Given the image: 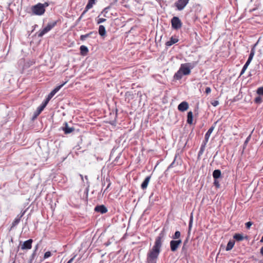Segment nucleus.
<instances>
[{"label":"nucleus","instance_id":"7ed1b4c3","mask_svg":"<svg viewBox=\"0 0 263 263\" xmlns=\"http://www.w3.org/2000/svg\"><path fill=\"white\" fill-rule=\"evenodd\" d=\"M32 13L34 15H41L43 14L45 11L42 4L38 3L31 7Z\"/></svg>","mask_w":263,"mask_h":263},{"label":"nucleus","instance_id":"c9c22d12","mask_svg":"<svg viewBox=\"0 0 263 263\" xmlns=\"http://www.w3.org/2000/svg\"><path fill=\"white\" fill-rule=\"evenodd\" d=\"M211 104L214 106H216L219 104V102L217 100H215L211 102Z\"/></svg>","mask_w":263,"mask_h":263},{"label":"nucleus","instance_id":"412c9836","mask_svg":"<svg viewBox=\"0 0 263 263\" xmlns=\"http://www.w3.org/2000/svg\"><path fill=\"white\" fill-rule=\"evenodd\" d=\"M193 115L192 111H189L187 113V122L189 124L193 123Z\"/></svg>","mask_w":263,"mask_h":263},{"label":"nucleus","instance_id":"13d9d810","mask_svg":"<svg viewBox=\"0 0 263 263\" xmlns=\"http://www.w3.org/2000/svg\"><path fill=\"white\" fill-rule=\"evenodd\" d=\"M259 263H263V260H261V261H260L259 262Z\"/></svg>","mask_w":263,"mask_h":263},{"label":"nucleus","instance_id":"f257e3e1","mask_svg":"<svg viewBox=\"0 0 263 263\" xmlns=\"http://www.w3.org/2000/svg\"><path fill=\"white\" fill-rule=\"evenodd\" d=\"M164 236V232L162 231L156 237L154 246L147 254V260L148 263L156 262V259L160 252L162 243Z\"/></svg>","mask_w":263,"mask_h":263},{"label":"nucleus","instance_id":"4468645a","mask_svg":"<svg viewBox=\"0 0 263 263\" xmlns=\"http://www.w3.org/2000/svg\"><path fill=\"white\" fill-rule=\"evenodd\" d=\"M25 212L22 213L20 215H17V217L15 218L14 221L12 223L11 227H15L20 221L21 218L23 216Z\"/></svg>","mask_w":263,"mask_h":263},{"label":"nucleus","instance_id":"6e6d98bb","mask_svg":"<svg viewBox=\"0 0 263 263\" xmlns=\"http://www.w3.org/2000/svg\"><path fill=\"white\" fill-rule=\"evenodd\" d=\"M260 241L261 242H263V236H262V237L261 238V239H260Z\"/></svg>","mask_w":263,"mask_h":263},{"label":"nucleus","instance_id":"a878e982","mask_svg":"<svg viewBox=\"0 0 263 263\" xmlns=\"http://www.w3.org/2000/svg\"><path fill=\"white\" fill-rule=\"evenodd\" d=\"M178 42V40L176 39H174L173 37H171L170 41H167L166 43V45L167 46H172L173 44L177 43Z\"/></svg>","mask_w":263,"mask_h":263},{"label":"nucleus","instance_id":"4d7b16f0","mask_svg":"<svg viewBox=\"0 0 263 263\" xmlns=\"http://www.w3.org/2000/svg\"><path fill=\"white\" fill-rule=\"evenodd\" d=\"M107 8H105L104 9L103 11H105L106 10H107Z\"/></svg>","mask_w":263,"mask_h":263},{"label":"nucleus","instance_id":"2f4dec72","mask_svg":"<svg viewBox=\"0 0 263 263\" xmlns=\"http://www.w3.org/2000/svg\"><path fill=\"white\" fill-rule=\"evenodd\" d=\"M44 107H43L42 106V105H41L40 106H39L38 108H37V115H39L43 110V109H44Z\"/></svg>","mask_w":263,"mask_h":263},{"label":"nucleus","instance_id":"a19ab883","mask_svg":"<svg viewBox=\"0 0 263 263\" xmlns=\"http://www.w3.org/2000/svg\"><path fill=\"white\" fill-rule=\"evenodd\" d=\"M255 102H256V103H260L261 102V99L260 97H258L255 98Z\"/></svg>","mask_w":263,"mask_h":263},{"label":"nucleus","instance_id":"2eb2a0df","mask_svg":"<svg viewBox=\"0 0 263 263\" xmlns=\"http://www.w3.org/2000/svg\"><path fill=\"white\" fill-rule=\"evenodd\" d=\"M215 126H212L208 130V132L206 133L205 135V138H204V141H205V142H208L209 139V138L211 136V134L213 132V130L214 129Z\"/></svg>","mask_w":263,"mask_h":263},{"label":"nucleus","instance_id":"cd10ccee","mask_svg":"<svg viewBox=\"0 0 263 263\" xmlns=\"http://www.w3.org/2000/svg\"><path fill=\"white\" fill-rule=\"evenodd\" d=\"M193 222V217L192 214H191L190 218V221H189V233H190V231L191 230L192 224Z\"/></svg>","mask_w":263,"mask_h":263},{"label":"nucleus","instance_id":"09e8293b","mask_svg":"<svg viewBox=\"0 0 263 263\" xmlns=\"http://www.w3.org/2000/svg\"><path fill=\"white\" fill-rule=\"evenodd\" d=\"M248 65L245 64L242 68L244 70H246L247 68H248Z\"/></svg>","mask_w":263,"mask_h":263},{"label":"nucleus","instance_id":"f3484780","mask_svg":"<svg viewBox=\"0 0 263 263\" xmlns=\"http://www.w3.org/2000/svg\"><path fill=\"white\" fill-rule=\"evenodd\" d=\"M150 179L151 176H147L145 178L141 184V188L142 189H145L147 187L148 184L150 181Z\"/></svg>","mask_w":263,"mask_h":263},{"label":"nucleus","instance_id":"7c9ffc66","mask_svg":"<svg viewBox=\"0 0 263 263\" xmlns=\"http://www.w3.org/2000/svg\"><path fill=\"white\" fill-rule=\"evenodd\" d=\"M257 93L259 95H263V87H260L257 89Z\"/></svg>","mask_w":263,"mask_h":263},{"label":"nucleus","instance_id":"5fc2aeb1","mask_svg":"<svg viewBox=\"0 0 263 263\" xmlns=\"http://www.w3.org/2000/svg\"><path fill=\"white\" fill-rule=\"evenodd\" d=\"M42 105L44 107H45L47 105V104H46L44 102H43Z\"/></svg>","mask_w":263,"mask_h":263},{"label":"nucleus","instance_id":"c85d7f7f","mask_svg":"<svg viewBox=\"0 0 263 263\" xmlns=\"http://www.w3.org/2000/svg\"><path fill=\"white\" fill-rule=\"evenodd\" d=\"M180 232L179 231H176L174 235L172 236V238L174 239H178L180 237Z\"/></svg>","mask_w":263,"mask_h":263},{"label":"nucleus","instance_id":"473e14b6","mask_svg":"<svg viewBox=\"0 0 263 263\" xmlns=\"http://www.w3.org/2000/svg\"><path fill=\"white\" fill-rule=\"evenodd\" d=\"M51 252L50 251H47V252H45V253L44 254V258L45 259L49 257L50 256H51Z\"/></svg>","mask_w":263,"mask_h":263},{"label":"nucleus","instance_id":"39448f33","mask_svg":"<svg viewBox=\"0 0 263 263\" xmlns=\"http://www.w3.org/2000/svg\"><path fill=\"white\" fill-rule=\"evenodd\" d=\"M172 26L174 29H178L182 26V23L179 17L174 16L171 20Z\"/></svg>","mask_w":263,"mask_h":263},{"label":"nucleus","instance_id":"c756f323","mask_svg":"<svg viewBox=\"0 0 263 263\" xmlns=\"http://www.w3.org/2000/svg\"><path fill=\"white\" fill-rule=\"evenodd\" d=\"M92 32H91L89 33H87V34H84V35H81V36H80V39L82 41H84L85 40L87 37H89L90 36V35L91 34H92Z\"/></svg>","mask_w":263,"mask_h":263},{"label":"nucleus","instance_id":"423d86ee","mask_svg":"<svg viewBox=\"0 0 263 263\" xmlns=\"http://www.w3.org/2000/svg\"><path fill=\"white\" fill-rule=\"evenodd\" d=\"M189 2V0H178L175 3V6L178 10L181 11L185 8Z\"/></svg>","mask_w":263,"mask_h":263},{"label":"nucleus","instance_id":"3c124183","mask_svg":"<svg viewBox=\"0 0 263 263\" xmlns=\"http://www.w3.org/2000/svg\"><path fill=\"white\" fill-rule=\"evenodd\" d=\"M250 136H249L247 138V139H246V141H245V143H247V142L249 141V139H250Z\"/></svg>","mask_w":263,"mask_h":263},{"label":"nucleus","instance_id":"b1692460","mask_svg":"<svg viewBox=\"0 0 263 263\" xmlns=\"http://www.w3.org/2000/svg\"><path fill=\"white\" fill-rule=\"evenodd\" d=\"M235 245V241L234 240H230L227 246L226 247V250L227 251H230L231 250L233 247H234Z\"/></svg>","mask_w":263,"mask_h":263},{"label":"nucleus","instance_id":"680f3d73","mask_svg":"<svg viewBox=\"0 0 263 263\" xmlns=\"http://www.w3.org/2000/svg\"><path fill=\"white\" fill-rule=\"evenodd\" d=\"M12 263H15V261H14Z\"/></svg>","mask_w":263,"mask_h":263},{"label":"nucleus","instance_id":"49530a36","mask_svg":"<svg viewBox=\"0 0 263 263\" xmlns=\"http://www.w3.org/2000/svg\"><path fill=\"white\" fill-rule=\"evenodd\" d=\"M75 256H74L73 257L71 258L67 263H71L73 261Z\"/></svg>","mask_w":263,"mask_h":263},{"label":"nucleus","instance_id":"864d4df0","mask_svg":"<svg viewBox=\"0 0 263 263\" xmlns=\"http://www.w3.org/2000/svg\"><path fill=\"white\" fill-rule=\"evenodd\" d=\"M86 12H84V11L83 12V13H82L80 17V19L81 18V17L84 15H85V13H86Z\"/></svg>","mask_w":263,"mask_h":263},{"label":"nucleus","instance_id":"79ce46f5","mask_svg":"<svg viewBox=\"0 0 263 263\" xmlns=\"http://www.w3.org/2000/svg\"><path fill=\"white\" fill-rule=\"evenodd\" d=\"M42 5L44 6V9H45V8L48 7L49 5L48 3L47 2H45V3L42 4Z\"/></svg>","mask_w":263,"mask_h":263},{"label":"nucleus","instance_id":"a211bd4d","mask_svg":"<svg viewBox=\"0 0 263 263\" xmlns=\"http://www.w3.org/2000/svg\"><path fill=\"white\" fill-rule=\"evenodd\" d=\"M221 173L219 170H215L213 173V177L214 179H217L221 177Z\"/></svg>","mask_w":263,"mask_h":263},{"label":"nucleus","instance_id":"37998d69","mask_svg":"<svg viewBox=\"0 0 263 263\" xmlns=\"http://www.w3.org/2000/svg\"><path fill=\"white\" fill-rule=\"evenodd\" d=\"M37 248H38V245H36V247H35V251H34V253L32 255V258H33V256L35 255V252L37 250Z\"/></svg>","mask_w":263,"mask_h":263},{"label":"nucleus","instance_id":"f8f14e48","mask_svg":"<svg viewBox=\"0 0 263 263\" xmlns=\"http://www.w3.org/2000/svg\"><path fill=\"white\" fill-rule=\"evenodd\" d=\"M189 108V104L186 101H183L179 104L178 109L180 111H184Z\"/></svg>","mask_w":263,"mask_h":263},{"label":"nucleus","instance_id":"393cba45","mask_svg":"<svg viewBox=\"0 0 263 263\" xmlns=\"http://www.w3.org/2000/svg\"><path fill=\"white\" fill-rule=\"evenodd\" d=\"M206 143H207V142H205V141L204 140L203 143L202 144V145L201 146L200 151H199V153H198V156H201V155H202L203 154Z\"/></svg>","mask_w":263,"mask_h":263},{"label":"nucleus","instance_id":"58836bf2","mask_svg":"<svg viewBox=\"0 0 263 263\" xmlns=\"http://www.w3.org/2000/svg\"><path fill=\"white\" fill-rule=\"evenodd\" d=\"M176 157H177V156L175 157L173 162L170 165L168 168L172 167H173L175 165Z\"/></svg>","mask_w":263,"mask_h":263},{"label":"nucleus","instance_id":"1a4fd4ad","mask_svg":"<svg viewBox=\"0 0 263 263\" xmlns=\"http://www.w3.org/2000/svg\"><path fill=\"white\" fill-rule=\"evenodd\" d=\"M257 43H258V42H257L256 44H255L253 45V46L252 47V48L251 50V52H250V54L249 55V58L245 64L246 65H247L249 66V65L251 63V61L252 60L253 57L254 56V54L255 53V47L257 45Z\"/></svg>","mask_w":263,"mask_h":263},{"label":"nucleus","instance_id":"f704fd0d","mask_svg":"<svg viewBox=\"0 0 263 263\" xmlns=\"http://www.w3.org/2000/svg\"><path fill=\"white\" fill-rule=\"evenodd\" d=\"M106 21V19L105 18H99L97 21V23L98 24H101L102 23H103L104 22H105Z\"/></svg>","mask_w":263,"mask_h":263},{"label":"nucleus","instance_id":"c03bdc74","mask_svg":"<svg viewBox=\"0 0 263 263\" xmlns=\"http://www.w3.org/2000/svg\"><path fill=\"white\" fill-rule=\"evenodd\" d=\"M50 99H48V98H47L44 101V103L47 105L48 102L49 101Z\"/></svg>","mask_w":263,"mask_h":263},{"label":"nucleus","instance_id":"9b49d317","mask_svg":"<svg viewBox=\"0 0 263 263\" xmlns=\"http://www.w3.org/2000/svg\"><path fill=\"white\" fill-rule=\"evenodd\" d=\"M66 83V82L62 84L57 86L48 95L47 98L48 99H51L54 95Z\"/></svg>","mask_w":263,"mask_h":263},{"label":"nucleus","instance_id":"5701e85b","mask_svg":"<svg viewBox=\"0 0 263 263\" xmlns=\"http://www.w3.org/2000/svg\"><path fill=\"white\" fill-rule=\"evenodd\" d=\"M80 176L81 177L82 181L83 182L84 184L86 183V185L87 187L89 186V182L88 181V177L87 176H85V177H83V176L81 174H80ZM85 185V184H84Z\"/></svg>","mask_w":263,"mask_h":263},{"label":"nucleus","instance_id":"de8ad7c7","mask_svg":"<svg viewBox=\"0 0 263 263\" xmlns=\"http://www.w3.org/2000/svg\"><path fill=\"white\" fill-rule=\"evenodd\" d=\"M248 65L245 64L242 68L244 70H246L247 68H248Z\"/></svg>","mask_w":263,"mask_h":263},{"label":"nucleus","instance_id":"8fccbe9b","mask_svg":"<svg viewBox=\"0 0 263 263\" xmlns=\"http://www.w3.org/2000/svg\"><path fill=\"white\" fill-rule=\"evenodd\" d=\"M260 254L263 256V246L260 249Z\"/></svg>","mask_w":263,"mask_h":263},{"label":"nucleus","instance_id":"a18cd8bd","mask_svg":"<svg viewBox=\"0 0 263 263\" xmlns=\"http://www.w3.org/2000/svg\"><path fill=\"white\" fill-rule=\"evenodd\" d=\"M50 99H48V98H47L44 101V103L47 105L48 102L49 101Z\"/></svg>","mask_w":263,"mask_h":263},{"label":"nucleus","instance_id":"ddd939ff","mask_svg":"<svg viewBox=\"0 0 263 263\" xmlns=\"http://www.w3.org/2000/svg\"><path fill=\"white\" fill-rule=\"evenodd\" d=\"M95 210V211L100 212L102 214L105 213L107 212L106 208L103 205L96 206Z\"/></svg>","mask_w":263,"mask_h":263},{"label":"nucleus","instance_id":"4be33fe9","mask_svg":"<svg viewBox=\"0 0 263 263\" xmlns=\"http://www.w3.org/2000/svg\"><path fill=\"white\" fill-rule=\"evenodd\" d=\"M99 34L103 36L106 34V30L104 26L100 25L99 28Z\"/></svg>","mask_w":263,"mask_h":263},{"label":"nucleus","instance_id":"4c0bfd02","mask_svg":"<svg viewBox=\"0 0 263 263\" xmlns=\"http://www.w3.org/2000/svg\"><path fill=\"white\" fill-rule=\"evenodd\" d=\"M106 181H107V182H108V185H107V187H106V189H105V190H104V192H105V191H106V190H107L109 187V186H110V184H111V183H110V182L109 179H106Z\"/></svg>","mask_w":263,"mask_h":263},{"label":"nucleus","instance_id":"603ef678","mask_svg":"<svg viewBox=\"0 0 263 263\" xmlns=\"http://www.w3.org/2000/svg\"><path fill=\"white\" fill-rule=\"evenodd\" d=\"M246 71V70H244L243 68L241 70V71L240 72V75H242L244 72L245 71Z\"/></svg>","mask_w":263,"mask_h":263},{"label":"nucleus","instance_id":"e433bc0d","mask_svg":"<svg viewBox=\"0 0 263 263\" xmlns=\"http://www.w3.org/2000/svg\"><path fill=\"white\" fill-rule=\"evenodd\" d=\"M252 225V222H250V221H249V222H247L246 223V228L247 229H249L251 226Z\"/></svg>","mask_w":263,"mask_h":263},{"label":"nucleus","instance_id":"f03ea898","mask_svg":"<svg viewBox=\"0 0 263 263\" xmlns=\"http://www.w3.org/2000/svg\"><path fill=\"white\" fill-rule=\"evenodd\" d=\"M191 73V66L190 63L182 64L179 69L174 75V78L180 80L183 75H188Z\"/></svg>","mask_w":263,"mask_h":263},{"label":"nucleus","instance_id":"9d476101","mask_svg":"<svg viewBox=\"0 0 263 263\" xmlns=\"http://www.w3.org/2000/svg\"><path fill=\"white\" fill-rule=\"evenodd\" d=\"M32 241H33L31 239H30L24 242V243H23V245L21 246V249L22 250L30 249L32 247Z\"/></svg>","mask_w":263,"mask_h":263},{"label":"nucleus","instance_id":"6ab92c4d","mask_svg":"<svg viewBox=\"0 0 263 263\" xmlns=\"http://www.w3.org/2000/svg\"><path fill=\"white\" fill-rule=\"evenodd\" d=\"M65 127L63 128V130L64 131L65 134H68L72 132L74 130L73 128L69 127L68 126V124L67 123H65Z\"/></svg>","mask_w":263,"mask_h":263},{"label":"nucleus","instance_id":"bf43d9fd","mask_svg":"<svg viewBox=\"0 0 263 263\" xmlns=\"http://www.w3.org/2000/svg\"><path fill=\"white\" fill-rule=\"evenodd\" d=\"M105 245L106 246H108L109 245V243H107V244L106 243Z\"/></svg>","mask_w":263,"mask_h":263},{"label":"nucleus","instance_id":"dca6fc26","mask_svg":"<svg viewBox=\"0 0 263 263\" xmlns=\"http://www.w3.org/2000/svg\"><path fill=\"white\" fill-rule=\"evenodd\" d=\"M97 0H88V2L85 8L84 12H86L89 9H91L96 3Z\"/></svg>","mask_w":263,"mask_h":263},{"label":"nucleus","instance_id":"72a5a7b5","mask_svg":"<svg viewBox=\"0 0 263 263\" xmlns=\"http://www.w3.org/2000/svg\"><path fill=\"white\" fill-rule=\"evenodd\" d=\"M214 184L215 186H216V187L218 188L220 187V184L219 181L217 180V179H215L214 182Z\"/></svg>","mask_w":263,"mask_h":263},{"label":"nucleus","instance_id":"20e7f679","mask_svg":"<svg viewBox=\"0 0 263 263\" xmlns=\"http://www.w3.org/2000/svg\"><path fill=\"white\" fill-rule=\"evenodd\" d=\"M56 25V22H54L52 23H50L47 25L46 27L44 28L43 29L40 30L38 32V36L42 37L45 34L49 31L52 28H53Z\"/></svg>","mask_w":263,"mask_h":263},{"label":"nucleus","instance_id":"ea45409f","mask_svg":"<svg viewBox=\"0 0 263 263\" xmlns=\"http://www.w3.org/2000/svg\"><path fill=\"white\" fill-rule=\"evenodd\" d=\"M211 92V89L210 87H207L205 88V93H206V94H209V93H210Z\"/></svg>","mask_w":263,"mask_h":263},{"label":"nucleus","instance_id":"6e6552de","mask_svg":"<svg viewBox=\"0 0 263 263\" xmlns=\"http://www.w3.org/2000/svg\"><path fill=\"white\" fill-rule=\"evenodd\" d=\"M257 43H258V42H257L256 44H255L253 45V46L252 47V48L251 50V52H250V54L249 55V58L245 64L246 65H247L249 66V65L251 63V61L252 60L253 57L254 56V54L255 53V47L257 45Z\"/></svg>","mask_w":263,"mask_h":263},{"label":"nucleus","instance_id":"bb28decb","mask_svg":"<svg viewBox=\"0 0 263 263\" xmlns=\"http://www.w3.org/2000/svg\"><path fill=\"white\" fill-rule=\"evenodd\" d=\"M234 239L237 241H241L243 239V235L241 234H235L233 236Z\"/></svg>","mask_w":263,"mask_h":263},{"label":"nucleus","instance_id":"0eeeda50","mask_svg":"<svg viewBox=\"0 0 263 263\" xmlns=\"http://www.w3.org/2000/svg\"><path fill=\"white\" fill-rule=\"evenodd\" d=\"M182 241L181 239L177 240H173L170 241L171 250L172 252H175L179 246L181 244Z\"/></svg>","mask_w":263,"mask_h":263},{"label":"nucleus","instance_id":"aec40b11","mask_svg":"<svg viewBox=\"0 0 263 263\" xmlns=\"http://www.w3.org/2000/svg\"><path fill=\"white\" fill-rule=\"evenodd\" d=\"M80 51L82 55H85L88 52V48L84 45H82L80 47Z\"/></svg>","mask_w":263,"mask_h":263},{"label":"nucleus","instance_id":"052dcab7","mask_svg":"<svg viewBox=\"0 0 263 263\" xmlns=\"http://www.w3.org/2000/svg\"><path fill=\"white\" fill-rule=\"evenodd\" d=\"M115 2H117L118 0H114Z\"/></svg>","mask_w":263,"mask_h":263}]
</instances>
